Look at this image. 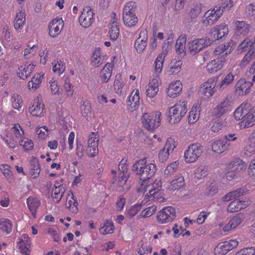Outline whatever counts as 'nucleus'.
<instances>
[{
	"mask_svg": "<svg viewBox=\"0 0 255 255\" xmlns=\"http://www.w3.org/2000/svg\"><path fill=\"white\" fill-rule=\"evenodd\" d=\"M145 158L139 159L132 166V170L136 174L139 175L140 180L146 181L153 176L157 169L156 166L153 163L145 165Z\"/></svg>",
	"mask_w": 255,
	"mask_h": 255,
	"instance_id": "f257e3e1",
	"label": "nucleus"
},
{
	"mask_svg": "<svg viewBox=\"0 0 255 255\" xmlns=\"http://www.w3.org/2000/svg\"><path fill=\"white\" fill-rule=\"evenodd\" d=\"M186 101L179 102L170 108L168 113L169 122L173 124L178 123L181 118L184 116L188 108Z\"/></svg>",
	"mask_w": 255,
	"mask_h": 255,
	"instance_id": "f03ea898",
	"label": "nucleus"
},
{
	"mask_svg": "<svg viewBox=\"0 0 255 255\" xmlns=\"http://www.w3.org/2000/svg\"><path fill=\"white\" fill-rule=\"evenodd\" d=\"M161 187V181L156 180L152 184L145 187L144 194L149 200H156L159 202H162L164 198L160 196Z\"/></svg>",
	"mask_w": 255,
	"mask_h": 255,
	"instance_id": "7ed1b4c3",
	"label": "nucleus"
},
{
	"mask_svg": "<svg viewBox=\"0 0 255 255\" xmlns=\"http://www.w3.org/2000/svg\"><path fill=\"white\" fill-rule=\"evenodd\" d=\"M161 116V113L158 111L151 114L145 113L142 117L144 128L148 130H153L157 128L160 126Z\"/></svg>",
	"mask_w": 255,
	"mask_h": 255,
	"instance_id": "20e7f679",
	"label": "nucleus"
},
{
	"mask_svg": "<svg viewBox=\"0 0 255 255\" xmlns=\"http://www.w3.org/2000/svg\"><path fill=\"white\" fill-rule=\"evenodd\" d=\"M203 147L198 143L190 145L184 153L185 161L189 163L195 161L201 155L203 151Z\"/></svg>",
	"mask_w": 255,
	"mask_h": 255,
	"instance_id": "39448f33",
	"label": "nucleus"
},
{
	"mask_svg": "<svg viewBox=\"0 0 255 255\" xmlns=\"http://www.w3.org/2000/svg\"><path fill=\"white\" fill-rule=\"evenodd\" d=\"M176 217L175 209L171 206L164 207L158 212L156 218L160 224H165L170 222Z\"/></svg>",
	"mask_w": 255,
	"mask_h": 255,
	"instance_id": "423d86ee",
	"label": "nucleus"
},
{
	"mask_svg": "<svg viewBox=\"0 0 255 255\" xmlns=\"http://www.w3.org/2000/svg\"><path fill=\"white\" fill-rule=\"evenodd\" d=\"M213 43V40L210 38H203L196 39L189 43V49L192 55H195L203 48L209 46Z\"/></svg>",
	"mask_w": 255,
	"mask_h": 255,
	"instance_id": "0eeeda50",
	"label": "nucleus"
},
{
	"mask_svg": "<svg viewBox=\"0 0 255 255\" xmlns=\"http://www.w3.org/2000/svg\"><path fill=\"white\" fill-rule=\"evenodd\" d=\"M238 244L236 240H231L219 243L214 249L215 255H226L229 251L235 248Z\"/></svg>",
	"mask_w": 255,
	"mask_h": 255,
	"instance_id": "6e6552de",
	"label": "nucleus"
},
{
	"mask_svg": "<svg viewBox=\"0 0 255 255\" xmlns=\"http://www.w3.org/2000/svg\"><path fill=\"white\" fill-rule=\"evenodd\" d=\"M217 77H213L204 83L200 89V91L208 98L211 97L217 91Z\"/></svg>",
	"mask_w": 255,
	"mask_h": 255,
	"instance_id": "1a4fd4ad",
	"label": "nucleus"
},
{
	"mask_svg": "<svg viewBox=\"0 0 255 255\" xmlns=\"http://www.w3.org/2000/svg\"><path fill=\"white\" fill-rule=\"evenodd\" d=\"M231 110V101L228 97H226L213 109V116L219 118Z\"/></svg>",
	"mask_w": 255,
	"mask_h": 255,
	"instance_id": "9d476101",
	"label": "nucleus"
},
{
	"mask_svg": "<svg viewBox=\"0 0 255 255\" xmlns=\"http://www.w3.org/2000/svg\"><path fill=\"white\" fill-rule=\"evenodd\" d=\"M223 10L221 7L215 6L213 9L207 11L204 14V17L206 19L203 20V23L205 25H212L217 21L221 16Z\"/></svg>",
	"mask_w": 255,
	"mask_h": 255,
	"instance_id": "9b49d317",
	"label": "nucleus"
},
{
	"mask_svg": "<svg viewBox=\"0 0 255 255\" xmlns=\"http://www.w3.org/2000/svg\"><path fill=\"white\" fill-rule=\"evenodd\" d=\"M93 14L90 6L84 7L79 19L80 24L84 27H89L93 22Z\"/></svg>",
	"mask_w": 255,
	"mask_h": 255,
	"instance_id": "f8f14e48",
	"label": "nucleus"
},
{
	"mask_svg": "<svg viewBox=\"0 0 255 255\" xmlns=\"http://www.w3.org/2000/svg\"><path fill=\"white\" fill-rule=\"evenodd\" d=\"M147 31L145 30L141 31L134 43V47L137 52L141 53L145 49L147 45Z\"/></svg>",
	"mask_w": 255,
	"mask_h": 255,
	"instance_id": "ddd939ff",
	"label": "nucleus"
},
{
	"mask_svg": "<svg viewBox=\"0 0 255 255\" xmlns=\"http://www.w3.org/2000/svg\"><path fill=\"white\" fill-rule=\"evenodd\" d=\"M236 26L235 33L237 35L245 36L250 30V25L245 21L236 20L234 22Z\"/></svg>",
	"mask_w": 255,
	"mask_h": 255,
	"instance_id": "4468645a",
	"label": "nucleus"
},
{
	"mask_svg": "<svg viewBox=\"0 0 255 255\" xmlns=\"http://www.w3.org/2000/svg\"><path fill=\"white\" fill-rule=\"evenodd\" d=\"M44 106L41 98H37L34 100L33 106L29 108L30 114L36 117H41L43 114Z\"/></svg>",
	"mask_w": 255,
	"mask_h": 255,
	"instance_id": "2eb2a0df",
	"label": "nucleus"
},
{
	"mask_svg": "<svg viewBox=\"0 0 255 255\" xmlns=\"http://www.w3.org/2000/svg\"><path fill=\"white\" fill-rule=\"evenodd\" d=\"M35 65L33 64H26L20 66L19 67V72L17 73L18 76L21 79H27L32 72Z\"/></svg>",
	"mask_w": 255,
	"mask_h": 255,
	"instance_id": "dca6fc26",
	"label": "nucleus"
},
{
	"mask_svg": "<svg viewBox=\"0 0 255 255\" xmlns=\"http://www.w3.org/2000/svg\"><path fill=\"white\" fill-rule=\"evenodd\" d=\"M60 19H54L49 25V34L52 37H55L61 32L63 27L62 22Z\"/></svg>",
	"mask_w": 255,
	"mask_h": 255,
	"instance_id": "f3484780",
	"label": "nucleus"
},
{
	"mask_svg": "<svg viewBox=\"0 0 255 255\" xmlns=\"http://www.w3.org/2000/svg\"><path fill=\"white\" fill-rule=\"evenodd\" d=\"M225 61V58L218 57L216 59L211 61L207 64L206 66L207 69L211 73L217 72L223 67Z\"/></svg>",
	"mask_w": 255,
	"mask_h": 255,
	"instance_id": "a211bd4d",
	"label": "nucleus"
},
{
	"mask_svg": "<svg viewBox=\"0 0 255 255\" xmlns=\"http://www.w3.org/2000/svg\"><path fill=\"white\" fill-rule=\"evenodd\" d=\"M182 89L181 83L179 81H176L169 85L166 93L170 97L175 98L181 92Z\"/></svg>",
	"mask_w": 255,
	"mask_h": 255,
	"instance_id": "6ab92c4d",
	"label": "nucleus"
},
{
	"mask_svg": "<svg viewBox=\"0 0 255 255\" xmlns=\"http://www.w3.org/2000/svg\"><path fill=\"white\" fill-rule=\"evenodd\" d=\"M251 84L247 83L246 80L244 79H240L237 83L235 88V91L236 93L240 95H244L248 93L249 88ZM253 85V84H252Z\"/></svg>",
	"mask_w": 255,
	"mask_h": 255,
	"instance_id": "aec40b11",
	"label": "nucleus"
},
{
	"mask_svg": "<svg viewBox=\"0 0 255 255\" xmlns=\"http://www.w3.org/2000/svg\"><path fill=\"white\" fill-rule=\"evenodd\" d=\"M229 145L230 143L225 139H219L212 143V147L214 152L220 154L227 150Z\"/></svg>",
	"mask_w": 255,
	"mask_h": 255,
	"instance_id": "412c9836",
	"label": "nucleus"
},
{
	"mask_svg": "<svg viewBox=\"0 0 255 255\" xmlns=\"http://www.w3.org/2000/svg\"><path fill=\"white\" fill-rule=\"evenodd\" d=\"M255 46V39L251 37L246 38L238 47V53H242L244 51L253 49Z\"/></svg>",
	"mask_w": 255,
	"mask_h": 255,
	"instance_id": "4be33fe9",
	"label": "nucleus"
},
{
	"mask_svg": "<svg viewBox=\"0 0 255 255\" xmlns=\"http://www.w3.org/2000/svg\"><path fill=\"white\" fill-rule=\"evenodd\" d=\"M114 64L113 62L107 63L103 67L101 71V79L103 83H107L110 79L112 76V69Z\"/></svg>",
	"mask_w": 255,
	"mask_h": 255,
	"instance_id": "5701e85b",
	"label": "nucleus"
},
{
	"mask_svg": "<svg viewBox=\"0 0 255 255\" xmlns=\"http://www.w3.org/2000/svg\"><path fill=\"white\" fill-rule=\"evenodd\" d=\"M247 191V190L244 188H239L227 194L223 197L222 199L225 202H228L234 199L237 200L238 198L245 194Z\"/></svg>",
	"mask_w": 255,
	"mask_h": 255,
	"instance_id": "b1692460",
	"label": "nucleus"
},
{
	"mask_svg": "<svg viewBox=\"0 0 255 255\" xmlns=\"http://www.w3.org/2000/svg\"><path fill=\"white\" fill-rule=\"evenodd\" d=\"M255 125V111L254 110H248V114L242 122V126L245 128H249Z\"/></svg>",
	"mask_w": 255,
	"mask_h": 255,
	"instance_id": "393cba45",
	"label": "nucleus"
},
{
	"mask_svg": "<svg viewBox=\"0 0 255 255\" xmlns=\"http://www.w3.org/2000/svg\"><path fill=\"white\" fill-rule=\"evenodd\" d=\"M30 174L33 178L37 177L40 172L39 161L36 158H33L30 161Z\"/></svg>",
	"mask_w": 255,
	"mask_h": 255,
	"instance_id": "a878e982",
	"label": "nucleus"
},
{
	"mask_svg": "<svg viewBox=\"0 0 255 255\" xmlns=\"http://www.w3.org/2000/svg\"><path fill=\"white\" fill-rule=\"evenodd\" d=\"M159 82L156 79H153L148 84L146 90L147 96L150 98L154 97L159 91Z\"/></svg>",
	"mask_w": 255,
	"mask_h": 255,
	"instance_id": "bb28decb",
	"label": "nucleus"
},
{
	"mask_svg": "<svg viewBox=\"0 0 255 255\" xmlns=\"http://www.w3.org/2000/svg\"><path fill=\"white\" fill-rule=\"evenodd\" d=\"M187 36L185 34L180 35L176 41L175 48L176 52L179 54L185 53V44Z\"/></svg>",
	"mask_w": 255,
	"mask_h": 255,
	"instance_id": "cd10ccee",
	"label": "nucleus"
},
{
	"mask_svg": "<svg viewBox=\"0 0 255 255\" xmlns=\"http://www.w3.org/2000/svg\"><path fill=\"white\" fill-rule=\"evenodd\" d=\"M139 91L137 90L134 94L132 92L128 97V106H129L130 110H135L139 105Z\"/></svg>",
	"mask_w": 255,
	"mask_h": 255,
	"instance_id": "c85d7f7f",
	"label": "nucleus"
},
{
	"mask_svg": "<svg viewBox=\"0 0 255 255\" xmlns=\"http://www.w3.org/2000/svg\"><path fill=\"white\" fill-rule=\"evenodd\" d=\"M27 204L32 215L35 217L36 211L40 205L39 199L36 197H29L27 199Z\"/></svg>",
	"mask_w": 255,
	"mask_h": 255,
	"instance_id": "c756f323",
	"label": "nucleus"
},
{
	"mask_svg": "<svg viewBox=\"0 0 255 255\" xmlns=\"http://www.w3.org/2000/svg\"><path fill=\"white\" fill-rule=\"evenodd\" d=\"M244 165L243 161L239 158L235 159L229 163L227 166V170H232L238 174L241 171L243 170Z\"/></svg>",
	"mask_w": 255,
	"mask_h": 255,
	"instance_id": "7c9ffc66",
	"label": "nucleus"
},
{
	"mask_svg": "<svg viewBox=\"0 0 255 255\" xmlns=\"http://www.w3.org/2000/svg\"><path fill=\"white\" fill-rule=\"evenodd\" d=\"M167 54L166 51H163L160 54H159L156 58L155 61V74L157 75L160 73L163 67V64L165 60V57Z\"/></svg>",
	"mask_w": 255,
	"mask_h": 255,
	"instance_id": "2f4dec72",
	"label": "nucleus"
},
{
	"mask_svg": "<svg viewBox=\"0 0 255 255\" xmlns=\"http://www.w3.org/2000/svg\"><path fill=\"white\" fill-rule=\"evenodd\" d=\"M247 104H242L234 112V116L237 121L245 119L248 114V109L246 107Z\"/></svg>",
	"mask_w": 255,
	"mask_h": 255,
	"instance_id": "473e14b6",
	"label": "nucleus"
},
{
	"mask_svg": "<svg viewBox=\"0 0 255 255\" xmlns=\"http://www.w3.org/2000/svg\"><path fill=\"white\" fill-rule=\"evenodd\" d=\"M43 78V75H40L39 74L34 75L31 80L28 83L27 86L29 89L33 90L38 89L40 86Z\"/></svg>",
	"mask_w": 255,
	"mask_h": 255,
	"instance_id": "72a5a7b5",
	"label": "nucleus"
},
{
	"mask_svg": "<svg viewBox=\"0 0 255 255\" xmlns=\"http://www.w3.org/2000/svg\"><path fill=\"white\" fill-rule=\"evenodd\" d=\"M13 22L14 28L16 29H18L23 26L25 22V12L22 11L17 12Z\"/></svg>",
	"mask_w": 255,
	"mask_h": 255,
	"instance_id": "f704fd0d",
	"label": "nucleus"
},
{
	"mask_svg": "<svg viewBox=\"0 0 255 255\" xmlns=\"http://www.w3.org/2000/svg\"><path fill=\"white\" fill-rule=\"evenodd\" d=\"M123 20L125 24L128 27L134 26L138 21L135 14H123Z\"/></svg>",
	"mask_w": 255,
	"mask_h": 255,
	"instance_id": "c9c22d12",
	"label": "nucleus"
},
{
	"mask_svg": "<svg viewBox=\"0 0 255 255\" xmlns=\"http://www.w3.org/2000/svg\"><path fill=\"white\" fill-rule=\"evenodd\" d=\"M255 58V46L253 49H250L241 62V66L246 67L251 61Z\"/></svg>",
	"mask_w": 255,
	"mask_h": 255,
	"instance_id": "e433bc0d",
	"label": "nucleus"
},
{
	"mask_svg": "<svg viewBox=\"0 0 255 255\" xmlns=\"http://www.w3.org/2000/svg\"><path fill=\"white\" fill-rule=\"evenodd\" d=\"M114 223L111 220H107L104 226L100 229V232L103 235L112 233L114 230Z\"/></svg>",
	"mask_w": 255,
	"mask_h": 255,
	"instance_id": "4c0bfd02",
	"label": "nucleus"
},
{
	"mask_svg": "<svg viewBox=\"0 0 255 255\" xmlns=\"http://www.w3.org/2000/svg\"><path fill=\"white\" fill-rule=\"evenodd\" d=\"M65 192L64 188H54L52 189L51 197L56 203H59Z\"/></svg>",
	"mask_w": 255,
	"mask_h": 255,
	"instance_id": "58836bf2",
	"label": "nucleus"
},
{
	"mask_svg": "<svg viewBox=\"0 0 255 255\" xmlns=\"http://www.w3.org/2000/svg\"><path fill=\"white\" fill-rule=\"evenodd\" d=\"M136 9V3L133 1H130L127 2L125 5L123 14H135Z\"/></svg>",
	"mask_w": 255,
	"mask_h": 255,
	"instance_id": "ea45409f",
	"label": "nucleus"
},
{
	"mask_svg": "<svg viewBox=\"0 0 255 255\" xmlns=\"http://www.w3.org/2000/svg\"><path fill=\"white\" fill-rule=\"evenodd\" d=\"M203 6L200 3L194 4L191 7L189 13L191 19L196 18L201 12Z\"/></svg>",
	"mask_w": 255,
	"mask_h": 255,
	"instance_id": "a19ab883",
	"label": "nucleus"
},
{
	"mask_svg": "<svg viewBox=\"0 0 255 255\" xmlns=\"http://www.w3.org/2000/svg\"><path fill=\"white\" fill-rule=\"evenodd\" d=\"M141 204H136L132 206L127 210L126 216L129 219H131L141 210Z\"/></svg>",
	"mask_w": 255,
	"mask_h": 255,
	"instance_id": "79ce46f5",
	"label": "nucleus"
},
{
	"mask_svg": "<svg viewBox=\"0 0 255 255\" xmlns=\"http://www.w3.org/2000/svg\"><path fill=\"white\" fill-rule=\"evenodd\" d=\"M71 198L72 200H69L68 203H66V205L71 213L76 214L78 212V208L77 207L78 203L77 199L74 196L73 194H72Z\"/></svg>",
	"mask_w": 255,
	"mask_h": 255,
	"instance_id": "37998d69",
	"label": "nucleus"
},
{
	"mask_svg": "<svg viewBox=\"0 0 255 255\" xmlns=\"http://www.w3.org/2000/svg\"><path fill=\"white\" fill-rule=\"evenodd\" d=\"M184 185V177L182 176H179L171 182V189L175 190L183 187Z\"/></svg>",
	"mask_w": 255,
	"mask_h": 255,
	"instance_id": "c03bdc74",
	"label": "nucleus"
},
{
	"mask_svg": "<svg viewBox=\"0 0 255 255\" xmlns=\"http://www.w3.org/2000/svg\"><path fill=\"white\" fill-rule=\"evenodd\" d=\"M11 102L13 108L19 111L23 105L21 97L17 94L12 95Z\"/></svg>",
	"mask_w": 255,
	"mask_h": 255,
	"instance_id": "a18cd8bd",
	"label": "nucleus"
},
{
	"mask_svg": "<svg viewBox=\"0 0 255 255\" xmlns=\"http://www.w3.org/2000/svg\"><path fill=\"white\" fill-rule=\"evenodd\" d=\"M110 39L112 40H115L117 39L119 35V29L118 27V22L113 21L111 30L109 31Z\"/></svg>",
	"mask_w": 255,
	"mask_h": 255,
	"instance_id": "49530a36",
	"label": "nucleus"
},
{
	"mask_svg": "<svg viewBox=\"0 0 255 255\" xmlns=\"http://www.w3.org/2000/svg\"><path fill=\"white\" fill-rule=\"evenodd\" d=\"M53 71L54 73H57L59 75L62 73L65 69V67L63 62H62L60 60H55L53 63Z\"/></svg>",
	"mask_w": 255,
	"mask_h": 255,
	"instance_id": "de8ad7c7",
	"label": "nucleus"
},
{
	"mask_svg": "<svg viewBox=\"0 0 255 255\" xmlns=\"http://www.w3.org/2000/svg\"><path fill=\"white\" fill-rule=\"evenodd\" d=\"M234 77L235 76L233 73H229L220 84L219 89L222 90L227 87L234 81Z\"/></svg>",
	"mask_w": 255,
	"mask_h": 255,
	"instance_id": "09e8293b",
	"label": "nucleus"
},
{
	"mask_svg": "<svg viewBox=\"0 0 255 255\" xmlns=\"http://www.w3.org/2000/svg\"><path fill=\"white\" fill-rule=\"evenodd\" d=\"M12 224L9 220L4 219L0 222V229L6 234L10 233L12 231Z\"/></svg>",
	"mask_w": 255,
	"mask_h": 255,
	"instance_id": "8fccbe9b",
	"label": "nucleus"
},
{
	"mask_svg": "<svg viewBox=\"0 0 255 255\" xmlns=\"http://www.w3.org/2000/svg\"><path fill=\"white\" fill-rule=\"evenodd\" d=\"M156 208L154 206H150L146 208L143 210L140 215L137 217L138 218H147L151 216L155 212Z\"/></svg>",
	"mask_w": 255,
	"mask_h": 255,
	"instance_id": "3c124183",
	"label": "nucleus"
},
{
	"mask_svg": "<svg viewBox=\"0 0 255 255\" xmlns=\"http://www.w3.org/2000/svg\"><path fill=\"white\" fill-rule=\"evenodd\" d=\"M199 117V111L197 109L194 110L193 109L189 113L188 116V122L190 124H194L195 123Z\"/></svg>",
	"mask_w": 255,
	"mask_h": 255,
	"instance_id": "603ef678",
	"label": "nucleus"
},
{
	"mask_svg": "<svg viewBox=\"0 0 255 255\" xmlns=\"http://www.w3.org/2000/svg\"><path fill=\"white\" fill-rule=\"evenodd\" d=\"M178 166V163L176 161L173 162L170 165H168L165 169L164 174L167 176H170L177 169Z\"/></svg>",
	"mask_w": 255,
	"mask_h": 255,
	"instance_id": "864d4df0",
	"label": "nucleus"
},
{
	"mask_svg": "<svg viewBox=\"0 0 255 255\" xmlns=\"http://www.w3.org/2000/svg\"><path fill=\"white\" fill-rule=\"evenodd\" d=\"M182 62L181 61H178L175 62L173 65H171L168 71L170 75L175 74L178 73L181 70V66Z\"/></svg>",
	"mask_w": 255,
	"mask_h": 255,
	"instance_id": "5fc2aeb1",
	"label": "nucleus"
},
{
	"mask_svg": "<svg viewBox=\"0 0 255 255\" xmlns=\"http://www.w3.org/2000/svg\"><path fill=\"white\" fill-rule=\"evenodd\" d=\"M138 246H140L138 250V253L139 255H144L150 253L152 251V248L146 244L140 242Z\"/></svg>",
	"mask_w": 255,
	"mask_h": 255,
	"instance_id": "6e6d98bb",
	"label": "nucleus"
},
{
	"mask_svg": "<svg viewBox=\"0 0 255 255\" xmlns=\"http://www.w3.org/2000/svg\"><path fill=\"white\" fill-rule=\"evenodd\" d=\"M19 144L26 150H31L33 147V143L31 139L24 138L19 141Z\"/></svg>",
	"mask_w": 255,
	"mask_h": 255,
	"instance_id": "4d7b16f0",
	"label": "nucleus"
},
{
	"mask_svg": "<svg viewBox=\"0 0 255 255\" xmlns=\"http://www.w3.org/2000/svg\"><path fill=\"white\" fill-rule=\"evenodd\" d=\"M244 219V215L241 213H239L236 216H234L230 220V222L235 228L238 225L241 223Z\"/></svg>",
	"mask_w": 255,
	"mask_h": 255,
	"instance_id": "13d9d810",
	"label": "nucleus"
},
{
	"mask_svg": "<svg viewBox=\"0 0 255 255\" xmlns=\"http://www.w3.org/2000/svg\"><path fill=\"white\" fill-rule=\"evenodd\" d=\"M235 255H255V248H246L238 251Z\"/></svg>",
	"mask_w": 255,
	"mask_h": 255,
	"instance_id": "bf43d9fd",
	"label": "nucleus"
},
{
	"mask_svg": "<svg viewBox=\"0 0 255 255\" xmlns=\"http://www.w3.org/2000/svg\"><path fill=\"white\" fill-rule=\"evenodd\" d=\"M80 109L83 116L86 117L90 113L91 105L88 102H84L81 105Z\"/></svg>",
	"mask_w": 255,
	"mask_h": 255,
	"instance_id": "052dcab7",
	"label": "nucleus"
},
{
	"mask_svg": "<svg viewBox=\"0 0 255 255\" xmlns=\"http://www.w3.org/2000/svg\"><path fill=\"white\" fill-rule=\"evenodd\" d=\"M175 142L173 138L169 137L168 138L164 147H163L169 153L172 152L174 149L175 148Z\"/></svg>",
	"mask_w": 255,
	"mask_h": 255,
	"instance_id": "680f3d73",
	"label": "nucleus"
},
{
	"mask_svg": "<svg viewBox=\"0 0 255 255\" xmlns=\"http://www.w3.org/2000/svg\"><path fill=\"white\" fill-rule=\"evenodd\" d=\"M98 145H88L86 150L88 156L94 157L98 153Z\"/></svg>",
	"mask_w": 255,
	"mask_h": 255,
	"instance_id": "e2e57ef3",
	"label": "nucleus"
},
{
	"mask_svg": "<svg viewBox=\"0 0 255 255\" xmlns=\"http://www.w3.org/2000/svg\"><path fill=\"white\" fill-rule=\"evenodd\" d=\"M244 152L247 156H250L255 152V142L251 141L250 143L244 148Z\"/></svg>",
	"mask_w": 255,
	"mask_h": 255,
	"instance_id": "0e129e2a",
	"label": "nucleus"
},
{
	"mask_svg": "<svg viewBox=\"0 0 255 255\" xmlns=\"http://www.w3.org/2000/svg\"><path fill=\"white\" fill-rule=\"evenodd\" d=\"M241 210V207H239L238 201L235 200L231 202L228 206L227 211L230 213H235Z\"/></svg>",
	"mask_w": 255,
	"mask_h": 255,
	"instance_id": "69168bd1",
	"label": "nucleus"
},
{
	"mask_svg": "<svg viewBox=\"0 0 255 255\" xmlns=\"http://www.w3.org/2000/svg\"><path fill=\"white\" fill-rule=\"evenodd\" d=\"M98 135L97 134L93 132L89 135L88 141V145H98Z\"/></svg>",
	"mask_w": 255,
	"mask_h": 255,
	"instance_id": "338daca9",
	"label": "nucleus"
},
{
	"mask_svg": "<svg viewBox=\"0 0 255 255\" xmlns=\"http://www.w3.org/2000/svg\"><path fill=\"white\" fill-rule=\"evenodd\" d=\"M218 191L217 185L214 183H212L207 187L206 194L208 196H212L215 195Z\"/></svg>",
	"mask_w": 255,
	"mask_h": 255,
	"instance_id": "774afa93",
	"label": "nucleus"
}]
</instances>
